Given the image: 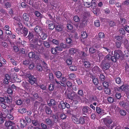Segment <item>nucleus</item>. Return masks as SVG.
Returning a JSON list of instances; mask_svg holds the SVG:
<instances>
[{"label":"nucleus","instance_id":"3c124183","mask_svg":"<svg viewBox=\"0 0 129 129\" xmlns=\"http://www.w3.org/2000/svg\"><path fill=\"white\" fill-rule=\"evenodd\" d=\"M33 37V34L32 33L29 32L28 35L27 36L28 39L29 40L32 39Z\"/></svg>","mask_w":129,"mask_h":129},{"label":"nucleus","instance_id":"c03bdc74","mask_svg":"<svg viewBox=\"0 0 129 129\" xmlns=\"http://www.w3.org/2000/svg\"><path fill=\"white\" fill-rule=\"evenodd\" d=\"M78 94L79 95L82 96L84 95L83 91L81 89H79L78 90Z\"/></svg>","mask_w":129,"mask_h":129},{"label":"nucleus","instance_id":"58836bf2","mask_svg":"<svg viewBox=\"0 0 129 129\" xmlns=\"http://www.w3.org/2000/svg\"><path fill=\"white\" fill-rule=\"evenodd\" d=\"M74 20L76 22H78L80 20V19L77 16H74L73 18Z\"/></svg>","mask_w":129,"mask_h":129},{"label":"nucleus","instance_id":"4d7b16f0","mask_svg":"<svg viewBox=\"0 0 129 129\" xmlns=\"http://www.w3.org/2000/svg\"><path fill=\"white\" fill-rule=\"evenodd\" d=\"M5 6L6 8H10L11 7V3L8 2L5 3Z\"/></svg>","mask_w":129,"mask_h":129},{"label":"nucleus","instance_id":"c9c22d12","mask_svg":"<svg viewBox=\"0 0 129 129\" xmlns=\"http://www.w3.org/2000/svg\"><path fill=\"white\" fill-rule=\"evenodd\" d=\"M69 77L70 79H74L76 78V75L73 74H70L69 75Z\"/></svg>","mask_w":129,"mask_h":129},{"label":"nucleus","instance_id":"49530a36","mask_svg":"<svg viewBox=\"0 0 129 129\" xmlns=\"http://www.w3.org/2000/svg\"><path fill=\"white\" fill-rule=\"evenodd\" d=\"M107 100L109 102L112 103L114 101V99L112 97H109L108 98Z\"/></svg>","mask_w":129,"mask_h":129},{"label":"nucleus","instance_id":"13d9d810","mask_svg":"<svg viewBox=\"0 0 129 129\" xmlns=\"http://www.w3.org/2000/svg\"><path fill=\"white\" fill-rule=\"evenodd\" d=\"M94 84L96 85L98 83V79L96 78H94L92 80Z\"/></svg>","mask_w":129,"mask_h":129},{"label":"nucleus","instance_id":"39448f33","mask_svg":"<svg viewBox=\"0 0 129 129\" xmlns=\"http://www.w3.org/2000/svg\"><path fill=\"white\" fill-rule=\"evenodd\" d=\"M26 77L29 79L28 81L31 85L33 84L36 80V78L31 74H26Z\"/></svg>","mask_w":129,"mask_h":129},{"label":"nucleus","instance_id":"4be33fe9","mask_svg":"<svg viewBox=\"0 0 129 129\" xmlns=\"http://www.w3.org/2000/svg\"><path fill=\"white\" fill-rule=\"evenodd\" d=\"M82 20V22L80 23V25L79 26L80 28H82L83 26H85L86 24V19L83 20Z\"/></svg>","mask_w":129,"mask_h":129},{"label":"nucleus","instance_id":"f3484780","mask_svg":"<svg viewBox=\"0 0 129 129\" xmlns=\"http://www.w3.org/2000/svg\"><path fill=\"white\" fill-rule=\"evenodd\" d=\"M96 112L98 114H103V115L106 114L104 112V110L101 109L99 107H96Z\"/></svg>","mask_w":129,"mask_h":129},{"label":"nucleus","instance_id":"f704fd0d","mask_svg":"<svg viewBox=\"0 0 129 129\" xmlns=\"http://www.w3.org/2000/svg\"><path fill=\"white\" fill-rule=\"evenodd\" d=\"M35 15L38 17L40 18L42 17V15L38 11H36L35 12Z\"/></svg>","mask_w":129,"mask_h":129},{"label":"nucleus","instance_id":"72a5a7b5","mask_svg":"<svg viewBox=\"0 0 129 129\" xmlns=\"http://www.w3.org/2000/svg\"><path fill=\"white\" fill-rule=\"evenodd\" d=\"M10 61L13 65L15 66H16L17 64V61L14 60V59H10Z\"/></svg>","mask_w":129,"mask_h":129},{"label":"nucleus","instance_id":"a18cd8bd","mask_svg":"<svg viewBox=\"0 0 129 129\" xmlns=\"http://www.w3.org/2000/svg\"><path fill=\"white\" fill-rule=\"evenodd\" d=\"M111 56V55H110V57ZM111 57H110L111 58L110 62L111 61V60L112 61L114 62H115L116 61V60L117 59V58H115V57L114 56H111Z\"/></svg>","mask_w":129,"mask_h":129},{"label":"nucleus","instance_id":"9b49d317","mask_svg":"<svg viewBox=\"0 0 129 129\" xmlns=\"http://www.w3.org/2000/svg\"><path fill=\"white\" fill-rule=\"evenodd\" d=\"M44 121L45 123L47 125L52 126L54 124V123L52 120L49 118H47L45 119L44 120Z\"/></svg>","mask_w":129,"mask_h":129},{"label":"nucleus","instance_id":"cd10ccee","mask_svg":"<svg viewBox=\"0 0 129 129\" xmlns=\"http://www.w3.org/2000/svg\"><path fill=\"white\" fill-rule=\"evenodd\" d=\"M55 88V86L54 84H51L48 86V89L49 90H53Z\"/></svg>","mask_w":129,"mask_h":129},{"label":"nucleus","instance_id":"69168bd1","mask_svg":"<svg viewBox=\"0 0 129 129\" xmlns=\"http://www.w3.org/2000/svg\"><path fill=\"white\" fill-rule=\"evenodd\" d=\"M56 30L58 31H61L62 30V28L60 25H59L57 26L56 28Z\"/></svg>","mask_w":129,"mask_h":129},{"label":"nucleus","instance_id":"6ab92c4d","mask_svg":"<svg viewBox=\"0 0 129 129\" xmlns=\"http://www.w3.org/2000/svg\"><path fill=\"white\" fill-rule=\"evenodd\" d=\"M29 16L26 13H24L23 15V19L26 22H28L29 20Z\"/></svg>","mask_w":129,"mask_h":129},{"label":"nucleus","instance_id":"7c9ffc66","mask_svg":"<svg viewBox=\"0 0 129 129\" xmlns=\"http://www.w3.org/2000/svg\"><path fill=\"white\" fill-rule=\"evenodd\" d=\"M51 116V117L53 118L54 122H57L58 121V117H56V116L53 114Z\"/></svg>","mask_w":129,"mask_h":129},{"label":"nucleus","instance_id":"ea45409f","mask_svg":"<svg viewBox=\"0 0 129 129\" xmlns=\"http://www.w3.org/2000/svg\"><path fill=\"white\" fill-rule=\"evenodd\" d=\"M57 51L58 50L56 47L55 48H52L51 52L53 54H55L57 53Z\"/></svg>","mask_w":129,"mask_h":129},{"label":"nucleus","instance_id":"09e8293b","mask_svg":"<svg viewBox=\"0 0 129 129\" xmlns=\"http://www.w3.org/2000/svg\"><path fill=\"white\" fill-rule=\"evenodd\" d=\"M103 85L104 87L106 88H107L109 86L108 83L106 81H104L103 83Z\"/></svg>","mask_w":129,"mask_h":129},{"label":"nucleus","instance_id":"bb28decb","mask_svg":"<svg viewBox=\"0 0 129 129\" xmlns=\"http://www.w3.org/2000/svg\"><path fill=\"white\" fill-rule=\"evenodd\" d=\"M55 75L57 78H60L62 75L61 72L59 71L56 72L55 73Z\"/></svg>","mask_w":129,"mask_h":129},{"label":"nucleus","instance_id":"0eeeda50","mask_svg":"<svg viewBox=\"0 0 129 129\" xmlns=\"http://www.w3.org/2000/svg\"><path fill=\"white\" fill-rule=\"evenodd\" d=\"M114 52V56L117 59L119 58L120 56H123V54L122 51L120 50L115 51Z\"/></svg>","mask_w":129,"mask_h":129},{"label":"nucleus","instance_id":"412c9836","mask_svg":"<svg viewBox=\"0 0 129 129\" xmlns=\"http://www.w3.org/2000/svg\"><path fill=\"white\" fill-rule=\"evenodd\" d=\"M48 105L49 106H55L56 104V102L55 101L53 100H51L49 102H48Z\"/></svg>","mask_w":129,"mask_h":129},{"label":"nucleus","instance_id":"423d86ee","mask_svg":"<svg viewBox=\"0 0 129 129\" xmlns=\"http://www.w3.org/2000/svg\"><path fill=\"white\" fill-rule=\"evenodd\" d=\"M103 121L104 124L108 127H109L110 125L113 122L112 119L110 117H107L103 118Z\"/></svg>","mask_w":129,"mask_h":129},{"label":"nucleus","instance_id":"473e14b6","mask_svg":"<svg viewBox=\"0 0 129 129\" xmlns=\"http://www.w3.org/2000/svg\"><path fill=\"white\" fill-rule=\"evenodd\" d=\"M18 111L21 113H23L26 112V110L25 108H21L18 110Z\"/></svg>","mask_w":129,"mask_h":129},{"label":"nucleus","instance_id":"5fc2aeb1","mask_svg":"<svg viewBox=\"0 0 129 129\" xmlns=\"http://www.w3.org/2000/svg\"><path fill=\"white\" fill-rule=\"evenodd\" d=\"M16 103L18 105H21L22 103V102L21 100H18L16 101Z\"/></svg>","mask_w":129,"mask_h":129},{"label":"nucleus","instance_id":"2eb2a0df","mask_svg":"<svg viewBox=\"0 0 129 129\" xmlns=\"http://www.w3.org/2000/svg\"><path fill=\"white\" fill-rule=\"evenodd\" d=\"M89 108L87 106L83 107L82 109V113L83 114L86 115L90 110Z\"/></svg>","mask_w":129,"mask_h":129},{"label":"nucleus","instance_id":"0e129e2a","mask_svg":"<svg viewBox=\"0 0 129 129\" xmlns=\"http://www.w3.org/2000/svg\"><path fill=\"white\" fill-rule=\"evenodd\" d=\"M115 96L116 98L118 99H120L121 97V95L120 93H117L115 95Z\"/></svg>","mask_w":129,"mask_h":129},{"label":"nucleus","instance_id":"864d4df0","mask_svg":"<svg viewBox=\"0 0 129 129\" xmlns=\"http://www.w3.org/2000/svg\"><path fill=\"white\" fill-rule=\"evenodd\" d=\"M120 33L121 35H123L125 34V31L124 29L123 28H121L119 30Z\"/></svg>","mask_w":129,"mask_h":129},{"label":"nucleus","instance_id":"4468645a","mask_svg":"<svg viewBox=\"0 0 129 129\" xmlns=\"http://www.w3.org/2000/svg\"><path fill=\"white\" fill-rule=\"evenodd\" d=\"M10 77L7 74L5 76V78L4 80V84H8L9 81H10Z\"/></svg>","mask_w":129,"mask_h":129},{"label":"nucleus","instance_id":"f8f14e48","mask_svg":"<svg viewBox=\"0 0 129 129\" xmlns=\"http://www.w3.org/2000/svg\"><path fill=\"white\" fill-rule=\"evenodd\" d=\"M44 109L45 110L46 113L48 115H52V111L50 108L47 106H46L44 107Z\"/></svg>","mask_w":129,"mask_h":129},{"label":"nucleus","instance_id":"f03ea898","mask_svg":"<svg viewBox=\"0 0 129 129\" xmlns=\"http://www.w3.org/2000/svg\"><path fill=\"white\" fill-rule=\"evenodd\" d=\"M47 37V35L46 33L43 32L42 33L41 35H37L35 36V38H34L32 40V44L35 45L37 44L38 41L40 42L41 41V39L43 40H45Z\"/></svg>","mask_w":129,"mask_h":129},{"label":"nucleus","instance_id":"a878e982","mask_svg":"<svg viewBox=\"0 0 129 129\" xmlns=\"http://www.w3.org/2000/svg\"><path fill=\"white\" fill-rule=\"evenodd\" d=\"M60 82L62 84L61 85L64 86V83L66 82V79L64 77H62V79L60 80Z\"/></svg>","mask_w":129,"mask_h":129},{"label":"nucleus","instance_id":"a211bd4d","mask_svg":"<svg viewBox=\"0 0 129 129\" xmlns=\"http://www.w3.org/2000/svg\"><path fill=\"white\" fill-rule=\"evenodd\" d=\"M20 124L22 128L24 127L26 125V121L23 119H20Z\"/></svg>","mask_w":129,"mask_h":129},{"label":"nucleus","instance_id":"6e6552de","mask_svg":"<svg viewBox=\"0 0 129 129\" xmlns=\"http://www.w3.org/2000/svg\"><path fill=\"white\" fill-rule=\"evenodd\" d=\"M67 96L68 98L70 99L73 100L76 98L78 100H81L80 97L77 94H72L69 93L68 94Z\"/></svg>","mask_w":129,"mask_h":129},{"label":"nucleus","instance_id":"8fccbe9b","mask_svg":"<svg viewBox=\"0 0 129 129\" xmlns=\"http://www.w3.org/2000/svg\"><path fill=\"white\" fill-rule=\"evenodd\" d=\"M0 44L2 46L5 48H6L8 46L7 43L5 42H1Z\"/></svg>","mask_w":129,"mask_h":129},{"label":"nucleus","instance_id":"de8ad7c7","mask_svg":"<svg viewBox=\"0 0 129 129\" xmlns=\"http://www.w3.org/2000/svg\"><path fill=\"white\" fill-rule=\"evenodd\" d=\"M49 79L51 80L52 81L53 79V74L52 73H50L49 74Z\"/></svg>","mask_w":129,"mask_h":129},{"label":"nucleus","instance_id":"a19ab883","mask_svg":"<svg viewBox=\"0 0 129 129\" xmlns=\"http://www.w3.org/2000/svg\"><path fill=\"white\" fill-rule=\"evenodd\" d=\"M70 70L72 71H76L77 68L75 66H71L70 67Z\"/></svg>","mask_w":129,"mask_h":129},{"label":"nucleus","instance_id":"1a4fd4ad","mask_svg":"<svg viewBox=\"0 0 129 129\" xmlns=\"http://www.w3.org/2000/svg\"><path fill=\"white\" fill-rule=\"evenodd\" d=\"M70 53L72 55H74L75 53L78 52L79 54H81L82 52L79 50L74 48H72L69 50Z\"/></svg>","mask_w":129,"mask_h":129},{"label":"nucleus","instance_id":"ddd939ff","mask_svg":"<svg viewBox=\"0 0 129 129\" xmlns=\"http://www.w3.org/2000/svg\"><path fill=\"white\" fill-rule=\"evenodd\" d=\"M28 55L30 58H35L36 59H38L39 58L38 55H36L34 52H32L29 53Z\"/></svg>","mask_w":129,"mask_h":129},{"label":"nucleus","instance_id":"dca6fc26","mask_svg":"<svg viewBox=\"0 0 129 129\" xmlns=\"http://www.w3.org/2000/svg\"><path fill=\"white\" fill-rule=\"evenodd\" d=\"M20 32L25 37L28 34V30L26 28L24 27L23 29H21Z\"/></svg>","mask_w":129,"mask_h":129},{"label":"nucleus","instance_id":"9d476101","mask_svg":"<svg viewBox=\"0 0 129 129\" xmlns=\"http://www.w3.org/2000/svg\"><path fill=\"white\" fill-rule=\"evenodd\" d=\"M5 124V126L7 127L8 129H13V125L14 124L11 121L6 122Z\"/></svg>","mask_w":129,"mask_h":129},{"label":"nucleus","instance_id":"e433bc0d","mask_svg":"<svg viewBox=\"0 0 129 129\" xmlns=\"http://www.w3.org/2000/svg\"><path fill=\"white\" fill-rule=\"evenodd\" d=\"M94 24L95 25L96 27H98L100 26V23L99 21V20H96L94 21Z\"/></svg>","mask_w":129,"mask_h":129},{"label":"nucleus","instance_id":"680f3d73","mask_svg":"<svg viewBox=\"0 0 129 129\" xmlns=\"http://www.w3.org/2000/svg\"><path fill=\"white\" fill-rule=\"evenodd\" d=\"M122 39V37L120 36H115V39L117 41L121 40Z\"/></svg>","mask_w":129,"mask_h":129},{"label":"nucleus","instance_id":"79ce46f5","mask_svg":"<svg viewBox=\"0 0 129 129\" xmlns=\"http://www.w3.org/2000/svg\"><path fill=\"white\" fill-rule=\"evenodd\" d=\"M99 37L100 38H103L104 37V33L102 32H100L98 34Z\"/></svg>","mask_w":129,"mask_h":129},{"label":"nucleus","instance_id":"774afa93","mask_svg":"<svg viewBox=\"0 0 129 129\" xmlns=\"http://www.w3.org/2000/svg\"><path fill=\"white\" fill-rule=\"evenodd\" d=\"M121 114L123 116L125 115L126 114V112L125 111L123 110H121L120 111Z\"/></svg>","mask_w":129,"mask_h":129},{"label":"nucleus","instance_id":"20e7f679","mask_svg":"<svg viewBox=\"0 0 129 129\" xmlns=\"http://www.w3.org/2000/svg\"><path fill=\"white\" fill-rule=\"evenodd\" d=\"M87 98L88 99H86L89 103H92L93 102L95 101H97L98 103L99 102L98 99L97 98L96 96L91 95H87Z\"/></svg>","mask_w":129,"mask_h":129},{"label":"nucleus","instance_id":"e2e57ef3","mask_svg":"<svg viewBox=\"0 0 129 129\" xmlns=\"http://www.w3.org/2000/svg\"><path fill=\"white\" fill-rule=\"evenodd\" d=\"M128 106V104L127 103H124L122 104V106L125 109L127 108Z\"/></svg>","mask_w":129,"mask_h":129},{"label":"nucleus","instance_id":"2f4dec72","mask_svg":"<svg viewBox=\"0 0 129 129\" xmlns=\"http://www.w3.org/2000/svg\"><path fill=\"white\" fill-rule=\"evenodd\" d=\"M115 81L116 83L119 84L121 82V80L120 77H117L116 78Z\"/></svg>","mask_w":129,"mask_h":129},{"label":"nucleus","instance_id":"aec40b11","mask_svg":"<svg viewBox=\"0 0 129 129\" xmlns=\"http://www.w3.org/2000/svg\"><path fill=\"white\" fill-rule=\"evenodd\" d=\"M83 65L85 67L87 68L89 67L91 64L90 62L88 61H84Z\"/></svg>","mask_w":129,"mask_h":129},{"label":"nucleus","instance_id":"052dcab7","mask_svg":"<svg viewBox=\"0 0 129 129\" xmlns=\"http://www.w3.org/2000/svg\"><path fill=\"white\" fill-rule=\"evenodd\" d=\"M54 25L53 24L51 23L49 25V27L50 29L53 30L54 28Z\"/></svg>","mask_w":129,"mask_h":129},{"label":"nucleus","instance_id":"603ef678","mask_svg":"<svg viewBox=\"0 0 129 129\" xmlns=\"http://www.w3.org/2000/svg\"><path fill=\"white\" fill-rule=\"evenodd\" d=\"M0 61H1L2 64H5L6 63V60L2 57H0Z\"/></svg>","mask_w":129,"mask_h":129},{"label":"nucleus","instance_id":"f257e3e1","mask_svg":"<svg viewBox=\"0 0 129 129\" xmlns=\"http://www.w3.org/2000/svg\"><path fill=\"white\" fill-rule=\"evenodd\" d=\"M110 56V54H108L105 57L104 60L101 62V65L103 69L106 70L110 67L111 59Z\"/></svg>","mask_w":129,"mask_h":129},{"label":"nucleus","instance_id":"338daca9","mask_svg":"<svg viewBox=\"0 0 129 129\" xmlns=\"http://www.w3.org/2000/svg\"><path fill=\"white\" fill-rule=\"evenodd\" d=\"M44 46L47 48H48L50 46V44L49 43L46 41H45L44 42Z\"/></svg>","mask_w":129,"mask_h":129},{"label":"nucleus","instance_id":"bf43d9fd","mask_svg":"<svg viewBox=\"0 0 129 129\" xmlns=\"http://www.w3.org/2000/svg\"><path fill=\"white\" fill-rule=\"evenodd\" d=\"M4 30L5 31H7L8 30H10V28L9 26L7 25H6L3 28Z\"/></svg>","mask_w":129,"mask_h":129},{"label":"nucleus","instance_id":"4c0bfd02","mask_svg":"<svg viewBox=\"0 0 129 129\" xmlns=\"http://www.w3.org/2000/svg\"><path fill=\"white\" fill-rule=\"evenodd\" d=\"M84 6L86 7L89 8L90 7L91 3L89 2H84Z\"/></svg>","mask_w":129,"mask_h":129},{"label":"nucleus","instance_id":"7ed1b4c3","mask_svg":"<svg viewBox=\"0 0 129 129\" xmlns=\"http://www.w3.org/2000/svg\"><path fill=\"white\" fill-rule=\"evenodd\" d=\"M72 118V121L75 123L78 124H83L85 122V121L88 120L89 119L88 117L84 116H81L79 119L76 117L73 116Z\"/></svg>","mask_w":129,"mask_h":129},{"label":"nucleus","instance_id":"5701e85b","mask_svg":"<svg viewBox=\"0 0 129 129\" xmlns=\"http://www.w3.org/2000/svg\"><path fill=\"white\" fill-rule=\"evenodd\" d=\"M42 29L39 26H37L35 27L34 30L37 33H39L41 31Z\"/></svg>","mask_w":129,"mask_h":129},{"label":"nucleus","instance_id":"c756f323","mask_svg":"<svg viewBox=\"0 0 129 129\" xmlns=\"http://www.w3.org/2000/svg\"><path fill=\"white\" fill-rule=\"evenodd\" d=\"M127 88V87L124 85H122L120 87L119 89V90L120 91L125 90Z\"/></svg>","mask_w":129,"mask_h":129},{"label":"nucleus","instance_id":"6e6d98bb","mask_svg":"<svg viewBox=\"0 0 129 129\" xmlns=\"http://www.w3.org/2000/svg\"><path fill=\"white\" fill-rule=\"evenodd\" d=\"M66 63L67 64L70 65L72 64V61L70 59H68L66 60Z\"/></svg>","mask_w":129,"mask_h":129},{"label":"nucleus","instance_id":"393cba45","mask_svg":"<svg viewBox=\"0 0 129 129\" xmlns=\"http://www.w3.org/2000/svg\"><path fill=\"white\" fill-rule=\"evenodd\" d=\"M96 54L99 56L100 60L102 59L103 57V54L100 51L97 52L96 53Z\"/></svg>","mask_w":129,"mask_h":129},{"label":"nucleus","instance_id":"c85d7f7f","mask_svg":"<svg viewBox=\"0 0 129 129\" xmlns=\"http://www.w3.org/2000/svg\"><path fill=\"white\" fill-rule=\"evenodd\" d=\"M87 36V34L85 31H83L81 32V37L83 39L86 38Z\"/></svg>","mask_w":129,"mask_h":129},{"label":"nucleus","instance_id":"b1692460","mask_svg":"<svg viewBox=\"0 0 129 129\" xmlns=\"http://www.w3.org/2000/svg\"><path fill=\"white\" fill-rule=\"evenodd\" d=\"M37 70L39 71H42L43 70V68L41 64H38L36 65Z\"/></svg>","mask_w":129,"mask_h":129},{"label":"nucleus","instance_id":"37998d69","mask_svg":"<svg viewBox=\"0 0 129 129\" xmlns=\"http://www.w3.org/2000/svg\"><path fill=\"white\" fill-rule=\"evenodd\" d=\"M89 52L91 53H94L96 51V50L93 47L90 48L89 49Z\"/></svg>","mask_w":129,"mask_h":129}]
</instances>
